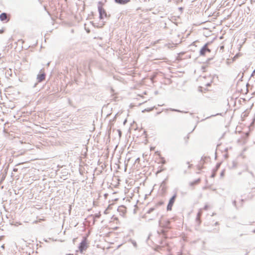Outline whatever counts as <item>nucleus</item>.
I'll return each mask as SVG.
<instances>
[{
	"label": "nucleus",
	"mask_w": 255,
	"mask_h": 255,
	"mask_svg": "<svg viewBox=\"0 0 255 255\" xmlns=\"http://www.w3.org/2000/svg\"><path fill=\"white\" fill-rule=\"evenodd\" d=\"M244 201V199H241V202L242 205H243V203Z\"/></svg>",
	"instance_id": "nucleus-34"
},
{
	"label": "nucleus",
	"mask_w": 255,
	"mask_h": 255,
	"mask_svg": "<svg viewBox=\"0 0 255 255\" xmlns=\"http://www.w3.org/2000/svg\"><path fill=\"white\" fill-rule=\"evenodd\" d=\"M161 113V112H158L156 113V115H158L159 114H160V113Z\"/></svg>",
	"instance_id": "nucleus-36"
},
{
	"label": "nucleus",
	"mask_w": 255,
	"mask_h": 255,
	"mask_svg": "<svg viewBox=\"0 0 255 255\" xmlns=\"http://www.w3.org/2000/svg\"><path fill=\"white\" fill-rule=\"evenodd\" d=\"M158 213H157V214H156L155 216H158Z\"/></svg>",
	"instance_id": "nucleus-49"
},
{
	"label": "nucleus",
	"mask_w": 255,
	"mask_h": 255,
	"mask_svg": "<svg viewBox=\"0 0 255 255\" xmlns=\"http://www.w3.org/2000/svg\"><path fill=\"white\" fill-rule=\"evenodd\" d=\"M104 3L102 1H99L98 3V10H99L100 8H103Z\"/></svg>",
	"instance_id": "nucleus-13"
},
{
	"label": "nucleus",
	"mask_w": 255,
	"mask_h": 255,
	"mask_svg": "<svg viewBox=\"0 0 255 255\" xmlns=\"http://www.w3.org/2000/svg\"><path fill=\"white\" fill-rule=\"evenodd\" d=\"M196 221L198 223V224L199 225L201 222V221L200 220V218H199L198 217H196Z\"/></svg>",
	"instance_id": "nucleus-18"
},
{
	"label": "nucleus",
	"mask_w": 255,
	"mask_h": 255,
	"mask_svg": "<svg viewBox=\"0 0 255 255\" xmlns=\"http://www.w3.org/2000/svg\"><path fill=\"white\" fill-rule=\"evenodd\" d=\"M88 248L87 239L84 238L79 245V250L81 253L86 250Z\"/></svg>",
	"instance_id": "nucleus-1"
},
{
	"label": "nucleus",
	"mask_w": 255,
	"mask_h": 255,
	"mask_svg": "<svg viewBox=\"0 0 255 255\" xmlns=\"http://www.w3.org/2000/svg\"><path fill=\"white\" fill-rule=\"evenodd\" d=\"M232 203H233V204L234 206V207L236 208V209H238V208L237 207V202H236V200H234Z\"/></svg>",
	"instance_id": "nucleus-19"
},
{
	"label": "nucleus",
	"mask_w": 255,
	"mask_h": 255,
	"mask_svg": "<svg viewBox=\"0 0 255 255\" xmlns=\"http://www.w3.org/2000/svg\"><path fill=\"white\" fill-rule=\"evenodd\" d=\"M209 44V43L207 42L202 47L199 52L200 56H205L207 52H211V49L208 48Z\"/></svg>",
	"instance_id": "nucleus-2"
},
{
	"label": "nucleus",
	"mask_w": 255,
	"mask_h": 255,
	"mask_svg": "<svg viewBox=\"0 0 255 255\" xmlns=\"http://www.w3.org/2000/svg\"><path fill=\"white\" fill-rule=\"evenodd\" d=\"M140 161V158L139 157L137 158L135 160V162L134 163H136L137 162H139Z\"/></svg>",
	"instance_id": "nucleus-25"
},
{
	"label": "nucleus",
	"mask_w": 255,
	"mask_h": 255,
	"mask_svg": "<svg viewBox=\"0 0 255 255\" xmlns=\"http://www.w3.org/2000/svg\"><path fill=\"white\" fill-rule=\"evenodd\" d=\"M161 163L162 164H164L166 163V160H165V159L163 157H161Z\"/></svg>",
	"instance_id": "nucleus-20"
},
{
	"label": "nucleus",
	"mask_w": 255,
	"mask_h": 255,
	"mask_svg": "<svg viewBox=\"0 0 255 255\" xmlns=\"http://www.w3.org/2000/svg\"><path fill=\"white\" fill-rule=\"evenodd\" d=\"M216 175V172H215V171L213 170L212 174L211 175V177L214 178L215 177Z\"/></svg>",
	"instance_id": "nucleus-17"
},
{
	"label": "nucleus",
	"mask_w": 255,
	"mask_h": 255,
	"mask_svg": "<svg viewBox=\"0 0 255 255\" xmlns=\"http://www.w3.org/2000/svg\"><path fill=\"white\" fill-rule=\"evenodd\" d=\"M170 224V221H167L166 222V225H164L163 226V228H168V226Z\"/></svg>",
	"instance_id": "nucleus-16"
},
{
	"label": "nucleus",
	"mask_w": 255,
	"mask_h": 255,
	"mask_svg": "<svg viewBox=\"0 0 255 255\" xmlns=\"http://www.w3.org/2000/svg\"><path fill=\"white\" fill-rule=\"evenodd\" d=\"M213 58H208L207 60V63H208L210 60H211Z\"/></svg>",
	"instance_id": "nucleus-31"
},
{
	"label": "nucleus",
	"mask_w": 255,
	"mask_h": 255,
	"mask_svg": "<svg viewBox=\"0 0 255 255\" xmlns=\"http://www.w3.org/2000/svg\"><path fill=\"white\" fill-rule=\"evenodd\" d=\"M201 216V213L200 212H198L197 214V217L200 218Z\"/></svg>",
	"instance_id": "nucleus-26"
},
{
	"label": "nucleus",
	"mask_w": 255,
	"mask_h": 255,
	"mask_svg": "<svg viewBox=\"0 0 255 255\" xmlns=\"http://www.w3.org/2000/svg\"><path fill=\"white\" fill-rule=\"evenodd\" d=\"M115 2L117 3L125 5L130 1V0H114Z\"/></svg>",
	"instance_id": "nucleus-7"
},
{
	"label": "nucleus",
	"mask_w": 255,
	"mask_h": 255,
	"mask_svg": "<svg viewBox=\"0 0 255 255\" xmlns=\"http://www.w3.org/2000/svg\"><path fill=\"white\" fill-rule=\"evenodd\" d=\"M7 19V13L3 12L0 14V20L2 21L6 20Z\"/></svg>",
	"instance_id": "nucleus-8"
},
{
	"label": "nucleus",
	"mask_w": 255,
	"mask_h": 255,
	"mask_svg": "<svg viewBox=\"0 0 255 255\" xmlns=\"http://www.w3.org/2000/svg\"><path fill=\"white\" fill-rule=\"evenodd\" d=\"M206 86H208V87L210 86H211V83H207L206 84Z\"/></svg>",
	"instance_id": "nucleus-33"
},
{
	"label": "nucleus",
	"mask_w": 255,
	"mask_h": 255,
	"mask_svg": "<svg viewBox=\"0 0 255 255\" xmlns=\"http://www.w3.org/2000/svg\"><path fill=\"white\" fill-rule=\"evenodd\" d=\"M254 233H255V229L253 231Z\"/></svg>",
	"instance_id": "nucleus-51"
},
{
	"label": "nucleus",
	"mask_w": 255,
	"mask_h": 255,
	"mask_svg": "<svg viewBox=\"0 0 255 255\" xmlns=\"http://www.w3.org/2000/svg\"><path fill=\"white\" fill-rule=\"evenodd\" d=\"M44 241L45 242H48L47 240H44Z\"/></svg>",
	"instance_id": "nucleus-44"
},
{
	"label": "nucleus",
	"mask_w": 255,
	"mask_h": 255,
	"mask_svg": "<svg viewBox=\"0 0 255 255\" xmlns=\"http://www.w3.org/2000/svg\"><path fill=\"white\" fill-rule=\"evenodd\" d=\"M155 208L154 207L150 208L147 212L146 214H150L151 212H152L153 211H154Z\"/></svg>",
	"instance_id": "nucleus-14"
},
{
	"label": "nucleus",
	"mask_w": 255,
	"mask_h": 255,
	"mask_svg": "<svg viewBox=\"0 0 255 255\" xmlns=\"http://www.w3.org/2000/svg\"><path fill=\"white\" fill-rule=\"evenodd\" d=\"M154 108V107H152V108H146V109H145L144 110H142V113H144L145 112H151V111H152Z\"/></svg>",
	"instance_id": "nucleus-12"
},
{
	"label": "nucleus",
	"mask_w": 255,
	"mask_h": 255,
	"mask_svg": "<svg viewBox=\"0 0 255 255\" xmlns=\"http://www.w3.org/2000/svg\"><path fill=\"white\" fill-rule=\"evenodd\" d=\"M166 111H172V112H179V113H188V112H184V111H181V110H177V109H172V108H168V109H166Z\"/></svg>",
	"instance_id": "nucleus-9"
},
{
	"label": "nucleus",
	"mask_w": 255,
	"mask_h": 255,
	"mask_svg": "<svg viewBox=\"0 0 255 255\" xmlns=\"http://www.w3.org/2000/svg\"><path fill=\"white\" fill-rule=\"evenodd\" d=\"M145 133H146V131L144 130V131H143V134H145Z\"/></svg>",
	"instance_id": "nucleus-43"
},
{
	"label": "nucleus",
	"mask_w": 255,
	"mask_h": 255,
	"mask_svg": "<svg viewBox=\"0 0 255 255\" xmlns=\"http://www.w3.org/2000/svg\"><path fill=\"white\" fill-rule=\"evenodd\" d=\"M4 31V29H0V34L3 33Z\"/></svg>",
	"instance_id": "nucleus-27"
},
{
	"label": "nucleus",
	"mask_w": 255,
	"mask_h": 255,
	"mask_svg": "<svg viewBox=\"0 0 255 255\" xmlns=\"http://www.w3.org/2000/svg\"><path fill=\"white\" fill-rule=\"evenodd\" d=\"M18 171V168H14L13 169V172H17Z\"/></svg>",
	"instance_id": "nucleus-28"
},
{
	"label": "nucleus",
	"mask_w": 255,
	"mask_h": 255,
	"mask_svg": "<svg viewBox=\"0 0 255 255\" xmlns=\"http://www.w3.org/2000/svg\"><path fill=\"white\" fill-rule=\"evenodd\" d=\"M208 205H205V206H204V209L205 210H207V209H208Z\"/></svg>",
	"instance_id": "nucleus-30"
},
{
	"label": "nucleus",
	"mask_w": 255,
	"mask_h": 255,
	"mask_svg": "<svg viewBox=\"0 0 255 255\" xmlns=\"http://www.w3.org/2000/svg\"><path fill=\"white\" fill-rule=\"evenodd\" d=\"M126 122H127V120H126L124 121V124H125Z\"/></svg>",
	"instance_id": "nucleus-45"
},
{
	"label": "nucleus",
	"mask_w": 255,
	"mask_h": 255,
	"mask_svg": "<svg viewBox=\"0 0 255 255\" xmlns=\"http://www.w3.org/2000/svg\"><path fill=\"white\" fill-rule=\"evenodd\" d=\"M100 216H101V215H100V214H96L95 215V217L96 218H100Z\"/></svg>",
	"instance_id": "nucleus-24"
},
{
	"label": "nucleus",
	"mask_w": 255,
	"mask_h": 255,
	"mask_svg": "<svg viewBox=\"0 0 255 255\" xmlns=\"http://www.w3.org/2000/svg\"><path fill=\"white\" fill-rule=\"evenodd\" d=\"M200 179L198 178L194 181L191 182L189 184L190 186H193L195 185L198 184L200 182Z\"/></svg>",
	"instance_id": "nucleus-10"
},
{
	"label": "nucleus",
	"mask_w": 255,
	"mask_h": 255,
	"mask_svg": "<svg viewBox=\"0 0 255 255\" xmlns=\"http://www.w3.org/2000/svg\"><path fill=\"white\" fill-rule=\"evenodd\" d=\"M45 77H46L45 73H44V71H43L42 70H41L39 71L38 75H37L36 79L37 80L38 82L40 83V82L43 81L45 79Z\"/></svg>",
	"instance_id": "nucleus-4"
},
{
	"label": "nucleus",
	"mask_w": 255,
	"mask_h": 255,
	"mask_svg": "<svg viewBox=\"0 0 255 255\" xmlns=\"http://www.w3.org/2000/svg\"><path fill=\"white\" fill-rule=\"evenodd\" d=\"M111 93L114 92V90H113L112 88L111 89Z\"/></svg>",
	"instance_id": "nucleus-37"
},
{
	"label": "nucleus",
	"mask_w": 255,
	"mask_h": 255,
	"mask_svg": "<svg viewBox=\"0 0 255 255\" xmlns=\"http://www.w3.org/2000/svg\"><path fill=\"white\" fill-rule=\"evenodd\" d=\"M222 164V162H218L217 163L216 165V167H215V168H214L213 169V170L215 171V172H216L218 171V170L219 169V168L220 167V166Z\"/></svg>",
	"instance_id": "nucleus-11"
},
{
	"label": "nucleus",
	"mask_w": 255,
	"mask_h": 255,
	"mask_svg": "<svg viewBox=\"0 0 255 255\" xmlns=\"http://www.w3.org/2000/svg\"><path fill=\"white\" fill-rule=\"evenodd\" d=\"M133 245H134V246H136V243H133Z\"/></svg>",
	"instance_id": "nucleus-42"
},
{
	"label": "nucleus",
	"mask_w": 255,
	"mask_h": 255,
	"mask_svg": "<svg viewBox=\"0 0 255 255\" xmlns=\"http://www.w3.org/2000/svg\"><path fill=\"white\" fill-rule=\"evenodd\" d=\"M165 185H166V180H163L161 184V186L162 187V190L164 189L165 188Z\"/></svg>",
	"instance_id": "nucleus-15"
},
{
	"label": "nucleus",
	"mask_w": 255,
	"mask_h": 255,
	"mask_svg": "<svg viewBox=\"0 0 255 255\" xmlns=\"http://www.w3.org/2000/svg\"><path fill=\"white\" fill-rule=\"evenodd\" d=\"M160 224H161V221H160V220H159V225H160Z\"/></svg>",
	"instance_id": "nucleus-38"
},
{
	"label": "nucleus",
	"mask_w": 255,
	"mask_h": 255,
	"mask_svg": "<svg viewBox=\"0 0 255 255\" xmlns=\"http://www.w3.org/2000/svg\"><path fill=\"white\" fill-rule=\"evenodd\" d=\"M99 13V18L100 20H102L104 17H107L108 16L107 13L104 8H100L98 10Z\"/></svg>",
	"instance_id": "nucleus-5"
},
{
	"label": "nucleus",
	"mask_w": 255,
	"mask_h": 255,
	"mask_svg": "<svg viewBox=\"0 0 255 255\" xmlns=\"http://www.w3.org/2000/svg\"><path fill=\"white\" fill-rule=\"evenodd\" d=\"M176 198V194H174L169 199L168 203L167 206V211H171L172 207L175 201Z\"/></svg>",
	"instance_id": "nucleus-3"
},
{
	"label": "nucleus",
	"mask_w": 255,
	"mask_h": 255,
	"mask_svg": "<svg viewBox=\"0 0 255 255\" xmlns=\"http://www.w3.org/2000/svg\"><path fill=\"white\" fill-rule=\"evenodd\" d=\"M36 85H37V83H35V84H34V86H33V87H36Z\"/></svg>",
	"instance_id": "nucleus-39"
},
{
	"label": "nucleus",
	"mask_w": 255,
	"mask_h": 255,
	"mask_svg": "<svg viewBox=\"0 0 255 255\" xmlns=\"http://www.w3.org/2000/svg\"><path fill=\"white\" fill-rule=\"evenodd\" d=\"M68 255H73V254H69Z\"/></svg>",
	"instance_id": "nucleus-50"
},
{
	"label": "nucleus",
	"mask_w": 255,
	"mask_h": 255,
	"mask_svg": "<svg viewBox=\"0 0 255 255\" xmlns=\"http://www.w3.org/2000/svg\"><path fill=\"white\" fill-rule=\"evenodd\" d=\"M191 166V165H189V166H188V167H189V168H190Z\"/></svg>",
	"instance_id": "nucleus-47"
},
{
	"label": "nucleus",
	"mask_w": 255,
	"mask_h": 255,
	"mask_svg": "<svg viewBox=\"0 0 255 255\" xmlns=\"http://www.w3.org/2000/svg\"><path fill=\"white\" fill-rule=\"evenodd\" d=\"M251 174L253 176H254V174L252 172H251Z\"/></svg>",
	"instance_id": "nucleus-41"
},
{
	"label": "nucleus",
	"mask_w": 255,
	"mask_h": 255,
	"mask_svg": "<svg viewBox=\"0 0 255 255\" xmlns=\"http://www.w3.org/2000/svg\"><path fill=\"white\" fill-rule=\"evenodd\" d=\"M225 169H224V170H223L221 171V172L220 173V176H221V177H224V175H225Z\"/></svg>",
	"instance_id": "nucleus-21"
},
{
	"label": "nucleus",
	"mask_w": 255,
	"mask_h": 255,
	"mask_svg": "<svg viewBox=\"0 0 255 255\" xmlns=\"http://www.w3.org/2000/svg\"><path fill=\"white\" fill-rule=\"evenodd\" d=\"M1 247H2V248H4V245H2V246H1Z\"/></svg>",
	"instance_id": "nucleus-52"
},
{
	"label": "nucleus",
	"mask_w": 255,
	"mask_h": 255,
	"mask_svg": "<svg viewBox=\"0 0 255 255\" xmlns=\"http://www.w3.org/2000/svg\"><path fill=\"white\" fill-rule=\"evenodd\" d=\"M198 91L200 92H203V88L201 86H199L198 87Z\"/></svg>",
	"instance_id": "nucleus-22"
},
{
	"label": "nucleus",
	"mask_w": 255,
	"mask_h": 255,
	"mask_svg": "<svg viewBox=\"0 0 255 255\" xmlns=\"http://www.w3.org/2000/svg\"><path fill=\"white\" fill-rule=\"evenodd\" d=\"M255 70H254V71L253 72V73H252V75H251V76H253L254 75V74H255Z\"/></svg>",
	"instance_id": "nucleus-32"
},
{
	"label": "nucleus",
	"mask_w": 255,
	"mask_h": 255,
	"mask_svg": "<svg viewBox=\"0 0 255 255\" xmlns=\"http://www.w3.org/2000/svg\"><path fill=\"white\" fill-rule=\"evenodd\" d=\"M25 162H21V163H17L16 166H19L22 164H23L24 163H25Z\"/></svg>",
	"instance_id": "nucleus-29"
},
{
	"label": "nucleus",
	"mask_w": 255,
	"mask_h": 255,
	"mask_svg": "<svg viewBox=\"0 0 255 255\" xmlns=\"http://www.w3.org/2000/svg\"><path fill=\"white\" fill-rule=\"evenodd\" d=\"M118 132L119 136L121 137L122 135V134L121 130L120 129H118Z\"/></svg>",
	"instance_id": "nucleus-23"
},
{
	"label": "nucleus",
	"mask_w": 255,
	"mask_h": 255,
	"mask_svg": "<svg viewBox=\"0 0 255 255\" xmlns=\"http://www.w3.org/2000/svg\"><path fill=\"white\" fill-rule=\"evenodd\" d=\"M106 1H107V0H105V2H106Z\"/></svg>",
	"instance_id": "nucleus-53"
},
{
	"label": "nucleus",
	"mask_w": 255,
	"mask_h": 255,
	"mask_svg": "<svg viewBox=\"0 0 255 255\" xmlns=\"http://www.w3.org/2000/svg\"><path fill=\"white\" fill-rule=\"evenodd\" d=\"M118 211L120 213L122 216H124L127 212L126 206L124 205L119 206L118 208Z\"/></svg>",
	"instance_id": "nucleus-6"
},
{
	"label": "nucleus",
	"mask_w": 255,
	"mask_h": 255,
	"mask_svg": "<svg viewBox=\"0 0 255 255\" xmlns=\"http://www.w3.org/2000/svg\"><path fill=\"white\" fill-rule=\"evenodd\" d=\"M104 213H105V214H106V213H107L106 210L104 212Z\"/></svg>",
	"instance_id": "nucleus-48"
},
{
	"label": "nucleus",
	"mask_w": 255,
	"mask_h": 255,
	"mask_svg": "<svg viewBox=\"0 0 255 255\" xmlns=\"http://www.w3.org/2000/svg\"><path fill=\"white\" fill-rule=\"evenodd\" d=\"M153 219V218H151V219H149V220H152Z\"/></svg>",
	"instance_id": "nucleus-46"
},
{
	"label": "nucleus",
	"mask_w": 255,
	"mask_h": 255,
	"mask_svg": "<svg viewBox=\"0 0 255 255\" xmlns=\"http://www.w3.org/2000/svg\"><path fill=\"white\" fill-rule=\"evenodd\" d=\"M233 166H235V162H233Z\"/></svg>",
	"instance_id": "nucleus-40"
},
{
	"label": "nucleus",
	"mask_w": 255,
	"mask_h": 255,
	"mask_svg": "<svg viewBox=\"0 0 255 255\" xmlns=\"http://www.w3.org/2000/svg\"><path fill=\"white\" fill-rule=\"evenodd\" d=\"M219 225V223L218 222H216L215 223V226H217Z\"/></svg>",
	"instance_id": "nucleus-35"
}]
</instances>
